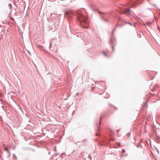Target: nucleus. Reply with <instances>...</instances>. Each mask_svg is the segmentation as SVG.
Here are the masks:
<instances>
[{"instance_id": "nucleus-9", "label": "nucleus", "mask_w": 160, "mask_h": 160, "mask_svg": "<svg viewBox=\"0 0 160 160\" xmlns=\"http://www.w3.org/2000/svg\"><path fill=\"white\" fill-rule=\"evenodd\" d=\"M103 53L104 54H105V53L104 52H103Z\"/></svg>"}, {"instance_id": "nucleus-4", "label": "nucleus", "mask_w": 160, "mask_h": 160, "mask_svg": "<svg viewBox=\"0 0 160 160\" xmlns=\"http://www.w3.org/2000/svg\"><path fill=\"white\" fill-rule=\"evenodd\" d=\"M151 22H147L146 24L148 25H149V24H151Z\"/></svg>"}, {"instance_id": "nucleus-6", "label": "nucleus", "mask_w": 160, "mask_h": 160, "mask_svg": "<svg viewBox=\"0 0 160 160\" xmlns=\"http://www.w3.org/2000/svg\"><path fill=\"white\" fill-rule=\"evenodd\" d=\"M68 14V12H66L65 13V15H67V14Z\"/></svg>"}, {"instance_id": "nucleus-2", "label": "nucleus", "mask_w": 160, "mask_h": 160, "mask_svg": "<svg viewBox=\"0 0 160 160\" xmlns=\"http://www.w3.org/2000/svg\"><path fill=\"white\" fill-rule=\"evenodd\" d=\"M121 12H120V13L121 14L122 13L124 14H125V15L127 16H129L130 13V11L129 8L126 9H125L124 11L123 9H121Z\"/></svg>"}, {"instance_id": "nucleus-7", "label": "nucleus", "mask_w": 160, "mask_h": 160, "mask_svg": "<svg viewBox=\"0 0 160 160\" xmlns=\"http://www.w3.org/2000/svg\"><path fill=\"white\" fill-rule=\"evenodd\" d=\"M118 144L119 146L120 147H121V146H120V143H118Z\"/></svg>"}, {"instance_id": "nucleus-8", "label": "nucleus", "mask_w": 160, "mask_h": 160, "mask_svg": "<svg viewBox=\"0 0 160 160\" xmlns=\"http://www.w3.org/2000/svg\"><path fill=\"white\" fill-rule=\"evenodd\" d=\"M122 152H125V150H122Z\"/></svg>"}, {"instance_id": "nucleus-5", "label": "nucleus", "mask_w": 160, "mask_h": 160, "mask_svg": "<svg viewBox=\"0 0 160 160\" xmlns=\"http://www.w3.org/2000/svg\"><path fill=\"white\" fill-rule=\"evenodd\" d=\"M9 7L10 8H11L12 7V5L10 3L9 4Z\"/></svg>"}, {"instance_id": "nucleus-3", "label": "nucleus", "mask_w": 160, "mask_h": 160, "mask_svg": "<svg viewBox=\"0 0 160 160\" xmlns=\"http://www.w3.org/2000/svg\"><path fill=\"white\" fill-rule=\"evenodd\" d=\"M10 147H8L7 148H4V150L6 151L8 153H9V154H10V152L9 151V149Z\"/></svg>"}, {"instance_id": "nucleus-1", "label": "nucleus", "mask_w": 160, "mask_h": 160, "mask_svg": "<svg viewBox=\"0 0 160 160\" xmlns=\"http://www.w3.org/2000/svg\"><path fill=\"white\" fill-rule=\"evenodd\" d=\"M77 18L81 25L83 28L87 27L88 26V18L87 16L84 15L83 14H79L78 15Z\"/></svg>"}]
</instances>
